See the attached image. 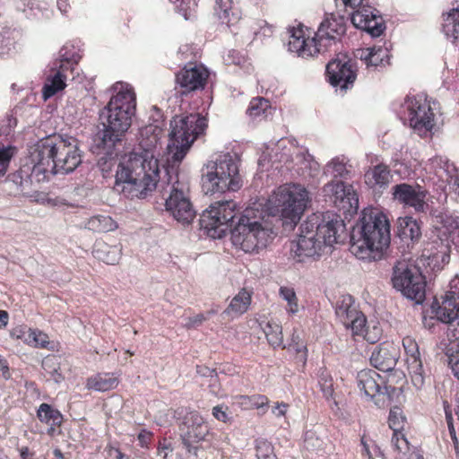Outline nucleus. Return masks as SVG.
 Returning <instances> with one entry per match:
<instances>
[{
  "instance_id": "b1692460",
  "label": "nucleus",
  "mask_w": 459,
  "mask_h": 459,
  "mask_svg": "<svg viewBox=\"0 0 459 459\" xmlns=\"http://www.w3.org/2000/svg\"><path fill=\"white\" fill-rule=\"evenodd\" d=\"M236 4L237 0H216L215 13L221 22L229 27L240 20V11Z\"/></svg>"
},
{
  "instance_id": "4d7b16f0",
  "label": "nucleus",
  "mask_w": 459,
  "mask_h": 459,
  "mask_svg": "<svg viewBox=\"0 0 459 459\" xmlns=\"http://www.w3.org/2000/svg\"><path fill=\"white\" fill-rule=\"evenodd\" d=\"M217 375H211L209 387L211 392L216 396H221L220 385L217 383Z\"/></svg>"
},
{
  "instance_id": "7ed1b4c3",
  "label": "nucleus",
  "mask_w": 459,
  "mask_h": 459,
  "mask_svg": "<svg viewBox=\"0 0 459 459\" xmlns=\"http://www.w3.org/2000/svg\"><path fill=\"white\" fill-rule=\"evenodd\" d=\"M346 237L345 224L339 215L329 212L314 213L299 226L296 255L299 261L303 257L319 256L324 248L343 242Z\"/></svg>"
},
{
  "instance_id": "9d476101",
  "label": "nucleus",
  "mask_w": 459,
  "mask_h": 459,
  "mask_svg": "<svg viewBox=\"0 0 459 459\" xmlns=\"http://www.w3.org/2000/svg\"><path fill=\"white\" fill-rule=\"evenodd\" d=\"M206 119L199 114L176 116L170 121L168 151L173 162L179 163L190 150L196 137L206 127Z\"/></svg>"
},
{
  "instance_id": "39448f33",
  "label": "nucleus",
  "mask_w": 459,
  "mask_h": 459,
  "mask_svg": "<svg viewBox=\"0 0 459 459\" xmlns=\"http://www.w3.org/2000/svg\"><path fill=\"white\" fill-rule=\"evenodd\" d=\"M390 244V225L386 216L373 209H364L351 234V252L360 260L383 258Z\"/></svg>"
},
{
  "instance_id": "603ef678",
  "label": "nucleus",
  "mask_w": 459,
  "mask_h": 459,
  "mask_svg": "<svg viewBox=\"0 0 459 459\" xmlns=\"http://www.w3.org/2000/svg\"><path fill=\"white\" fill-rule=\"evenodd\" d=\"M403 346L407 354V359L413 357H420L419 345L414 338L411 336H405L403 339Z\"/></svg>"
},
{
  "instance_id": "7c9ffc66",
  "label": "nucleus",
  "mask_w": 459,
  "mask_h": 459,
  "mask_svg": "<svg viewBox=\"0 0 459 459\" xmlns=\"http://www.w3.org/2000/svg\"><path fill=\"white\" fill-rule=\"evenodd\" d=\"M84 227L94 232L104 233L115 230L118 225L108 215H96L91 217Z\"/></svg>"
},
{
  "instance_id": "473e14b6",
  "label": "nucleus",
  "mask_w": 459,
  "mask_h": 459,
  "mask_svg": "<svg viewBox=\"0 0 459 459\" xmlns=\"http://www.w3.org/2000/svg\"><path fill=\"white\" fill-rule=\"evenodd\" d=\"M388 50L381 46L361 50L360 59L366 62L367 65L377 66L388 62Z\"/></svg>"
},
{
  "instance_id": "338daca9",
  "label": "nucleus",
  "mask_w": 459,
  "mask_h": 459,
  "mask_svg": "<svg viewBox=\"0 0 459 459\" xmlns=\"http://www.w3.org/2000/svg\"><path fill=\"white\" fill-rule=\"evenodd\" d=\"M345 6H350L352 9H355L356 6H359L362 4L363 0H342Z\"/></svg>"
},
{
  "instance_id": "37998d69",
  "label": "nucleus",
  "mask_w": 459,
  "mask_h": 459,
  "mask_svg": "<svg viewBox=\"0 0 459 459\" xmlns=\"http://www.w3.org/2000/svg\"><path fill=\"white\" fill-rule=\"evenodd\" d=\"M255 452L257 459H277L273 445L265 439L255 441Z\"/></svg>"
},
{
  "instance_id": "f8f14e48",
  "label": "nucleus",
  "mask_w": 459,
  "mask_h": 459,
  "mask_svg": "<svg viewBox=\"0 0 459 459\" xmlns=\"http://www.w3.org/2000/svg\"><path fill=\"white\" fill-rule=\"evenodd\" d=\"M392 283L395 290L416 304H421L426 295V281L420 270L405 261L397 262L393 268Z\"/></svg>"
},
{
  "instance_id": "2f4dec72",
  "label": "nucleus",
  "mask_w": 459,
  "mask_h": 459,
  "mask_svg": "<svg viewBox=\"0 0 459 459\" xmlns=\"http://www.w3.org/2000/svg\"><path fill=\"white\" fill-rule=\"evenodd\" d=\"M443 31L455 43L459 41V6L444 14Z\"/></svg>"
},
{
  "instance_id": "8fccbe9b",
  "label": "nucleus",
  "mask_w": 459,
  "mask_h": 459,
  "mask_svg": "<svg viewBox=\"0 0 459 459\" xmlns=\"http://www.w3.org/2000/svg\"><path fill=\"white\" fill-rule=\"evenodd\" d=\"M391 442L394 448L399 453L405 454L409 450V442L401 431L393 433Z\"/></svg>"
},
{
  "instance_id": "6e6d98bb",
  "label": "nucleus",
  "mask_w": 459,
  "mask_h": 459,
  "mask_svg": "<svg viewBox=\"0 0 459 459\" xmlns=\"http://www.w3.org/2000/svg\"><path fill=\"white\" fill-rule=\"evenodd\" d=\"M212 415L218 420H221L222 422H227L229 420L228 414H227L226 411L223 409V406H221V405H217V406L213 407Z\"/></svg>"
},
{
  "instance_id": "c756f323",
  "label": "nucleus",
  "mask_w": 459,
  "mask_h": 459,
  "mask_svg": "<svg viewBox=\"0 0 459 459\" xmlns=\"http://www.w3.org/2000/svg\"><path fill=\"white\" fill-rule=\"evenodd\" d=\"M398 235L402 239L418 241L421 237L420 223L411 217H405L399 222Z\"/></svg>"
},
{
  "instance_id": "f03ea898",
  "label": "nucleus",
  "mask_w": 459,
  "mask_h": 459,
  "mask_svg": "<svg viewBox=\"0 0 459 459\" xmlns=\"http://www.w3.org/2000/svg\"><path fill=\"white\" fill-rule=\"evenodd\" d=\"M113 90L116 94L100 112V127L94 139L99 146L109 149L122 141L136 108L135 93L131 85L118 82Z\"/></svg>"
},
{
  "instance_id": "72a5a7b5",
  "label": "nucleus",
  "mask_w": 459,
  "mask_h": 459,
  "mask_svg": "<svg viewBox=\"0 0 459 459\" xmlns=\"http://www.w3.org/2000/svg\"><path fill=\"white\" fill-rule=\"evenodd\" d=\"M355 8L358 9L351 14V22L358 29L366 27L367 22H370V19L374 18L375 14L378 13V11L372 6L362 5V4Z\"/></svg>"
},
{
  "instance_id": "3c124183",
  "label": "nucleus",
  "mask_w": 459,
  "mask_h": 459,
  "mask_svg": "<svg viewBox=\"0 0 459 459\" xmlns=\"http://www.w3.org/2000/svg\"><path fill=\"white\" fill-rule=\"evenodd\" d=\"M12 156V148L0 144V177L6 173Z\"/></svg>"
},
{
  "instance_id": "13d9d810",
  "label": "nucleus",
  "mask_w": 459,
  "mask_h": 459,
  "mask_svg": "<svg viewBox=\"0 0 459 459\" xmlns=\"http://www.w3.org/2000/svg\"><path fill=\"white\" fill-rule=\"evenodd\" d=\"M27 333H29V329L24 327H16L12 330L11 336L15 339H21L25 342Z\"/></svg>"
},
{
  "instance_id": "393cba45",
  "label": "nucleus",
  "mask_w": 459,
  "mask_h": 459,
  "mask_svg": "<svg viewBox=\"0 0 459 459\" xmlns=\"http://www.w3.org/2000/svg\"><path fill=\"white\" fill-rule=\"evenodd\" d=\"M392 176L386 165L378 164L365 174V182L370 187H385L391 181Z\"/></svg>"
},
{
  "instance_id": "0eeeda50",
  "label": "nucleus",
  "mask_w": 459,
  "mask_h": 459,
  "mask_svg": "<svg viewBox=\"0 0 459 459\" xmlns=\"http://www.w3.org/2000/svg\"><path fill=\"white\" fill-rule=\"evenodd\" d=\"M345 32L344 18L331 13L321 22L316 36L312 39H306L301 30H293L288 48L303 58L311 57L316 54L327 51L329 47Z\"/></svg>"
},
{
  "instance_id": "864d4df0",
  "label": "nucleus",
  "mask_w": 459,
  "mask_h": 459,
  "mask_svg": "<svg viewBox=\"0 0 459 459\" xmlns=\"http://www.w3.org/2000/svg\"><path fill=\"white\" fill-rule=\"evenodd\" d=\"M304 444L307 449L317 451L322 448L323 441L316 435L314 431H307L305 434Z\"/></svg>"
},
{
  "instance_id": "423d86ee",
  "label": "nucleus",
  "mask_w": 459,
  "mask_h": 459,
  "mask_svg": "<svg viewBox=\"0 0 459 459\" xmlns=\"http://www.w3.org/2000/svg\"><path fill=\"white\" fill-rule=\"evenodd\" d=\"M269 219L262 203L247 207L230 230L232 244L246 253L265 247L273 232Z\"/></svg>"
},
{
  "instance_id": "69168bd1",
  "label": "nucleus",
  "mask_w": 459,
  "mask_h": 459,
  "mask_svg": "<svg viewBox=\"0 0 459 459\" xmlns=\"http://www.w3.org/2000/svg\"><path fill=\"white\" fill-rule=\"evenodd\" d=\"M150 438L151 433L144 430L138 435V439L143 446L145 445L150 440Z\"/></svg>"
},
{
  "instance_id": "e433bc0d",
  "label": "nucleus",
  "mask_w": 459,
  "mask_h": 459,
  "mask_svg": "<svg viewBox=\"0 0 459 459\" xmlns=\"http://www.w3.org/2000/svg\"><path fill=\"white\" fill-rule=\"evenodd\" d=\"M38 417L41 421L52 426H59L63 420L62 414L47 403L40 404L38 410Z\"/></svg>"
},
{
  "instance_id": "f3484780",
  "label": "nucleus",
  "mask_w": 459,
  "mask_h": 459,
  "mask_svg": "<svg viewBox=\"0 0 459 459\" xmlns=\"http://www.w3.org/2000/svg\"><path fill=\"white\" fill-rule=\"evenodd\" d=\"M181 437L187 452L196 455L197 446L195 444L204 441L209 434V428L204 418L196 411L185 417Z\"/></svg>"
},
{
  "instance_id": "a878e982",
  "label": "nucleus",
  "mask_w": 459,
  "mask_h": 459,
  "mask_svg": "<svg viewBox=\"0 0 459 459\" xmlns=\"http://www.w3.org/2000/svg\"><path fill=\"white\" fill-rule=\"evenodd\" d=\"M94 255L108 264H115L118 263L122 248L120 245L110 246L104 242H99L93 249Z\"/></svg>"
},
{
  "instance_id": "5fc2aeb1",
  "label": "nucleus",
  "mask_w": 459,
  "mask_h": 459,
  "mask_svg": "<svg viewBox=\"0 0 459 459\" xmlns=\"http://www.w3.org/2000/svg\"><path fill=\"white\" fill-rule=\"evenodd\" d=\"M290 349L293 350L300 361L306 362L307 360V348L304 343L297 342V343H290Z\"/></svg>"
},
{
  "instance_id": "4be33fe9",
  "label": "nucleus",
  "mask_w": 459,
  "mask_h": 459,
  "mask_svg": "<svg viewBox=\"0 0 459 459\" xmlns=\"http://www.w3.org/2000/svg\"><path fill=\"white\" fill-rule=\"evenodd\" d=\"M326 74L329 82L333 86L347 89L355 81L356 75L346 62L338 60L329 62L326 65Z\"/></svg>"
},
{
  "instance_id": "6e6552de",
  "label": "nucleus",
  "mask_w": 459,
  "mask_h": 459,
  "mask_svg": "<svg viewBox=\"0 0 459 459\" xmlns=\"http://www.w3.org/2000/svg\"><path fill=\"white\" fill-rule=\"evenodd\" d=\"M310 202L309 194L300 185L280 186L269 199L271 216L280 215L285 230H292Z\"/></svg>"
},
{
  "instance_id": "bf43d9fd",
  "label": "nucleus",
  "mask_w": 459,
  "mask_h": 459,
  "mask_svg": "<svg viewBox=\"0 0 459 459\" xmlns=\"http://www.w3.org/2000/svg\"><path fill=\"white\" fill-rule=\"evenodd\" d=\"M446 422H447V426H448V429H449L451 437L454 440H456L455 430V427H454V424H453L452 412L447 411L446 409Z\"/></svg>"
},
{
  "instance_id": "ea45409f",
  "label": "nucleus",
  "mask_w": 459,
  "mask_h": 459,
  "mask_svg": "<svg viewBox=\"0 0 459 459\" xmlns=\"http://www.w3.org/2000/svg\"><path fill=\"white\" fill-rule=\"evenodd\" d=\"M25 342L33 347L46 348L49 341L48 336L43 332L29 328Z\"/></svg>"
},
{
  "instance_id": "c85d7f7f",
  "label": "nucleus",
  "mask_w": 459,
  "mask_h": 459,
  "mask_svg": "<svg viewBox=\"0 0 459 459\" xmlns=\"http://www.w3.org/2000/svg\"><path fill=\"white\" fill-rule=\"evenodd\" d=\"M95 148L100 156L97 165L103 173V176L106 177V174L109 173L117 163L115 157L117 154L114 153L115 147L109 149L108 147L99 146L98 143H95ZM118 165L119 163L117 166ZM117 169L118 168L117 170Z\"/></svg>"
},
{
  "instance_id": "052dcab7",
  "label": "nucleus",
  "mask_w": 459,
  "mask_h": 459,
  "mask_svg": "<svg viewBox=\"0 0 459 459\" xmlns=\"http://www.w3.org/2000/svg\"><path fill=\"white\" fill-rule=\"evenodd\" d=\"M288 408V404L281 403H276V405L273 409V412L277 416L281 417L285 415L286 411Z\"/></svg>"
},
{
  "instance_id": "774afa93",
  "label": "nucleus",
  "mask_w": 459,
  "mask_h": 459,
  "mask_svg": "<svg viewBox=\"0 0 459 459\" xmlns=\"http://www.w3.org/2000/svg\"><path fill=\"white\" fill-rule=\"evenodd\" d=\"M197 372L203 376H206V377H211V375H215L214 370H211L207 368H202V367H197Z\"/></svg>"
},
{
  "instance_id": "1a4fd4ad",
  "label": "nucleus",
  "mask_w": 459,
  "mask_h": 459,
  "mask_svg": "<svg viewBox=\"0 0 459 459\" xmlns=\"http://www.w3.org/2000/svg\"><path fill=\"white\" fill-rule=\"evenodd\" d=\"M201 186L206 195L238 190L241 180L236 160L226 153L208 160L201 169Z\"/></svg>"
},
{
  "instance_id": "aec40b11",
  "label": "nucleus",
  "mask_w": 459,
  "mask_h": 459,
  "mask_svg": "<svg viewBox=\"0 0 459 459\" xmlns=\"http://www.w3.org/2000/svg\"><path fill=\"white\" fill-rule=\"evenodd\" d=\"M397 347L389 342L377 345L371 353V365L383 372H388L394 368L398 359Z\"/></svg>"
},
{
  "instance_id": "6ab92c4d",
  "label": "nucleus",
  "mask_w": 459,
  "mask_h": 459,
  "mask_svg": "<svg viewBox=\"0 0 459 459\" xmlns=\"http://www.w3.org/2000/svg\"><path fill=\"white\" fill-rule=\"evenodd\" d=\"M392 190L394 198L401 204L411 206L418 212L424 210L427 192L420 186L402 183L394 186Z\"/></svg>"
},
{
  "instance_id": "4468645a",
  "label": "nucleus",
  "mask_w": 459,
  "mask_h": 459,
  "mask_svg": "<svg viewBox=\"0 0 459 459\" xmlns=\"http://www.w3.org/2000/svg\"><path fill=\"white\" fill-rule=\"evenodd\" d=\"M335 314L346 328L351 329L354 335H363L371 343L376 342L375 337H371L368 333H366V316L358 310L351 296H342L337 301Z\"/></svg>"
},
{
  "instance_id": "0e129e2a",
  "label": "nucleus",
  "mask_w": 459,
  "mask_h": 459,
  "mask_svg": "<svg viewBox=\"0 0 459 459\" xmlns=\"http://www.w3.org/2000/svg\"><path fill=\"white\" fill-rule=\"evenodd\" d=\"M9 315L5 310H0V329L8 324Z\"/></svg>"
},
{
  "instance_id": "e2e57ef3",
  "label": "nucleus",
  "mask_w": 459,
  "mask_h": 459,
  "mask_svg": "<svg viewBox=\"0 0 459 459\" xmlns=\"http://www.w3.org/2000/svg\"><path fill=\"white\" fill-rule=\"evenodd\" d=\"M169 451H172L171 448L169 447L166 444L160 443V446H158V452L157 455L163 459H167L169 455Z\"/></svg>"
},
{
  "instance_id": "09e8293b",
  "label": "nucleus",
  "mask_w": 459,
  "mask_h": 459,
  "mask_svg": "<svg viewBox=\"0 0 459 459\" xmlns=\"http://www.w3.org/2000/svg\"><path fill=\"white\" fill-rule=\"evenodd\" d=\"M326 172L331 174L333 178H344L349 174V170L347 169L345 163L339 159H333L326 166Z\"/></svg>"
},
{
  "instance_id": "412c9836",
  "label": "nucleus",
  "mask_w": 459,
  "mask_h": 459,
  "mask_svg": "<svg viewBox=\"0 0 459 459\" xmlns=\"http://www.w3.org/2000/svg\"><path fill=\"white\" fill-rule=\"evenodd\" d=\"M384 380L375 370L364 369L357 375L358 388L366 397L374 399L377 395L390 396L387 387H385V393H381V386Z\"/></svg>"
},
{
  "instance_id": "c03bdc74",
  "label": "nucleus",
  "mask_w": 459,
  "mask_h": 459,
  "mask_svg": "<svg viewBox=\"0 0 459 459\" xmlns=\"http://www.w3.org/2000/svg\"><path fill=\"white\" fill-rule=\"evenodd\" d=\"M269 108V101L262 97L254 98L248 106L247 113L251 117H256L264 113V111Z\"/></svg>"
},
{
  "instance_id": "bb28decb",
  "label": "nucleus",
  "mask_w": 459,
  "mask_h": 459,
  "mask_svg": "<svg viewBox=\"0 0 459 459\" xmlns=\"http://www.w3.org/2000/svg\"><path fill=\"white\" fill-rule=\"evenodd\" d=\"M118 380L113 374H98L87 379L86 387L98 392H106L116 388Z\"/></svg>"
},
{
  "instance_id": "dca6fc26",
  "label": "nucleus",
  "mask_w": 459,
  "mask_h": 459,
  "mask_svg": "<svg viewBox=\"0 0 459 459\" xmlns=\"http://www.w3.org/2000/svg\"><path fill=\"white\" fill-rule=\"evenodd\" d=\"M325 197L343 212H355L359 207V199L351 185L342 180H333L323 188Z\"/></svg>"
},
{
  "instance_id": "de8ad7c7",
  "label": "nucleus",
  "mask_w": 459,
  "mask_h": 459,
  "mask_svg": "<svg viewBox=\"0 0 459 459\" xmlns=\"http://www.w3.org/2000/svg\"><path fill=\"white\" fill-rule=\"evenodd\" d=\"M280 295L284 300L287 301V303H288L287 310L290 313L294 314V313L298 312L299 306H298V302H297V297H296V294H295V291L293 290V289H290L288 287H281L280 288Z\"/></svg>"
},
{
  "instance_id": "cd10ccee",
  "label": "nucleus",
  "mask_w": 459,
  "mask_h": 459,
  "mask_svg": "<svg viewBox=\"0 0 459 459\" xmlns=\"http://www.w3.org/2000/svg\"><path fill=\"white\" fill-rule=\"evenodd\" d=\"M251 303V294L245 289L241 290L230 301L224 314L238 316L247 311Z\"/></svg>"
},
{
  "instance_id": "9b49d317",
  "label": "nucleus",
  "mask_w": 459,
  "mask_h": 459,
  "mask_svg": "<svg viewBox=\"0 0 459 459\" xmlns=\"http://www.w3.org/2000/svg\"><path fill=\"white\" fill-rule=\"evenodd\" d=\"M237 204L232 200H221L212 204L200 216V226L213 238H222L232 227L237 215Z\"/></svg>"
},
{
  "instance_id": "a211bd4d",
  "label": "nucleus",
  "mask_w": 459,
  "mask_h": 459,
  "mask_svg": "<svg viewBox=\"0 0 459 459\" xmlns=\"http://www.w3.org/2000/svg\"><path fill=\"white\" fill-rule=\"evenodd\" d=\"M208 77L209 72L204 66L188 64L176 74L177 87L182 95L203 90Z\"/></svg>"
},
{
  "instance_id": "f704fd0d",
  "label": "nucleus",
  "mask_w": 459,
  "mask_h": 459,
  "mask_svg": "<svg viewBox=\"0 0 459 459\" xmlns=\"http://www.w3.org/2000/svg\"><path fill=\"white\" fill-rule=\"evenodd\" d=\"M263 331L271 346L280 347L283 342L281 326L276 322L267 321L263 326Z\"/></svg>"
},
{
  "instance_id": "680f3d73",
  "label": "nucleus",
  "mask_w": 459,
  "mask_h": 459,
  "mask_svg": "<svg viewBox=\"0 0 459 459\" xmlns=\"http://www.w3.org/2000/svg\"><path fill=\"white\" fill-rule=\"evenodd\" d=\"M204 316L201 314L196 315L193 317L189 318V322L187 323L188 327H195L200 325L204 321Z\"/></svg>"
},
{
  "instance_id": "58836bf2",
  "label": "nucleus",
  "mask_w": 459,
  "mask_h": 459,
  "mask_svg": "<svg viewBox=\"0 0 459 459\" xmlns=\"http://www.w3.org/2000/svg\"><path fill=\"white\" fill-rule=\"evenodd\" d=\"M65 76L57 71L49 80V83H46L43 87V97L45 100L54 96L57 91L65 87Z\"/></svg>"
},
{
  "instance_id": "2eb2a0df",
  "label": "nucleus",
  "mask_w": 459,
  "mask_h": 459,
  "mask_svg": "<svg viewBox=\"0 0 459 459\" xmlns=\"http://www.w3.org/2000/svg\"><path fill=\"white\" fill-rule=\"evenodd\" d=\"M409 112L410 126L419 134L429 132L434 123V113L427 99L422 95L408 98L405 101Z\"/></svg>"
},
{
  "instance_id": "20e7f679",
  "label": "nucleus",
  "mask_w": 459,
  "mask_h": 459,
  "mask_svg": "<svg viewBox=\"0 0 459 459\" xmlns=\"http://www.w3.org/2000/svg\"><path fill=\"white\" fill-rule=\"evenodd\" d=\"M32 172L68 174L82 163L79 141L73 136H54L40 141L30 152Z\"/></svg>"
},
{
  "instance_id": "a18cd8bd",
  "label": "nucleus",
  "mask_w": 459,
  "mask_h": 459,
  "mask_svg": "<svg viewBox=\"0 0 459 459\" xmlns=\"http://www.w3.org/2000/svg\"><path fill=\"white\" fill-rule=\"evenodd\" d=\"M385 28L383 19L378 12L375 14L374 18L370 19V22H367V26L361 27L360 30H366L373 37H378L383 33Z\"/></svg>"
},
{
  "instance_id": "c9c22d12",
  "label": "nucleus",
  "mask_w": 459,
  "mask_h": 459,
  "mask_svg": "<svg viewBox=\"0 0 459 459\" xmlns=\"http://www.w3.org/2000/svg\"><path fill=\"white\" fill-rule=\"evenodd\" d=\"M318 385L326 399L333 398L334 383L332 375L325 368L317 371Z\"/></svg>"
},
{
  "instance_id": "79ce46f5",
  "label": "nucleus",
  "mask_w": 459,
  "mask_h": 459,
  "mask_svg": "<svg viewBox=\"0 0 459 459\" xmlns=\"http://www.w3.org/2000/svg\"><path fill=\"white\" fill-rule=\"evenodd\" d=\"M405 417L400 407L394 406L390 410L388 423L394 432L401 431L403 429Z\"/></svg>"
},
{
  "instance_id": "4c0bfd02",
  "label": "nucleus",
  "mask_w": 459,
  "mask_h": 459,
  "mask_svg": "<svg viewBox=\"0 0 459 459\" xmlns=\"http://www.w3.org/2000/svg\"><path fill=\"white\" fill-rule=\"evenodd\" d=\"M408 369L413 385L420 388L424 383V371L420 357L407 359Z\"/></svg>"
},
{
  "instance_id": "49530a36",
  "label": "nucleus",
  "mask_w": 459,
  "mask_h": 459,
  "mask_svg": "<svg viewBox=\"0 0 459 459\" xmlns=\"http://www.w3.org/2000/svg\"><path fill=\"white\" fill-rule=\"evenodd\" d=\"M446 356L454 376L459 380V348L447 347L446 349Z\"/></svg>"
},
{
  "instance_id": "a19ab883",
  "label": "nucleus",
  "mask_w": 459,
  "mask_h": 459,
  "mask_svg": "<svg viewBox=\"0 0 459 459\" xmlns=\"http://www.w3.org/2000/svg\"><path fill=\"white\" fill-rule=\"evenodd\" d=\"M42 368L47 374H48L55 383L58 384L63 381L64 377L59 372L57 361L55 357H47L42 361Z\"/></svg>"
},
{
  "instance_id": "f257e3e1",
  "label": "nucleus",
  "mask_w": 459,
  "mask_h": 459,
  "mask_svg": "<svg viewBox=\"0 0 459 459\" xmlns=\"http://www.w3.org/2000/svg\"><path fill=\"white\" fill-rule=\"evenodd\" d=\"M161 129L149 126L141 131V153H131L119 162L114 189L127 198H145L158 185L160 167L157 151Z\"/></svg>"
},
{
  "instance_id": "5701e85b",
  "label": "nucleus",
  "mask_w": 459,
  "mask_h": 459,
  "mask_svg": "<svg viewBox=\"0 0 459 459\" xmlns=\"http://www.w3.org/2000/svg\"><path fill=\"white\" fill-rule=\"evenodd\" d=\"M436 317L446 324H452L459 316V297L455 293L446 294L441 305H432Z\"/></svg>"
},
{
  "instance_id": "ddd939ff",
  "label": "nucleus",
  "mask_w": 459,
  "mask_h": 459,
  "mask_svg": "<svg viewBox=\"0 0 459 459\" xmlns=\"http://www.w3.org/2000/svg\"><path fill=\"white\" fill-rule=\"evenodd\" d=\"M167 187L169 192V197L166 199V209L173 218L183 225L190 224L195 217V210L190 201L187 183L178 179V175L176 180L171 184L169 183Z\"/></svg>"
}]
</instances>
